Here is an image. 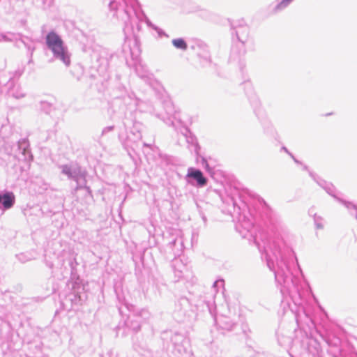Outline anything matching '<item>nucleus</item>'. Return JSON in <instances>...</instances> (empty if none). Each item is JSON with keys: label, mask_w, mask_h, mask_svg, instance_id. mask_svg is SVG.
<instances>
[{"label": "nucleus", "mask_w": 357, "mask_h": 357, "mask_svg": "<svg viewBox=\"0 0 357 357\" xmlns=\"http://www.w3.org/2000/svg\"><path fill=\"white\" fill-rule=\"evenodd\" d=\"M262 247L267 266L273 271L276 282L281 286L282 294L291 297L298 294V278L294 276L291 271V265L297 259L291 248L279 237L264 242Z\"/></svg>", "instance_id": "nucleus-1"}, {"label": "nucleus", "mask_w": 357, "mask_h": 357, "mask_svg": "<svg viewBox=\"0 0 357 357\" xmlns=\"http://www.w3.org/2000/svg\"><path fill=\"white\" fill-rule=\"evenodd\" d=\"M109 15L117 20L121 21L124 24L123 31L126 37L132 32L135 35L133 24H136L137 32L142 29V22L147 26L155 30L160 36H167L160 28L155 26L141 10L136 0H109Z\"/></svg>", "instance_id": "nucleus-2"}, {"label": "nucleus", "mask_w": 357, "mask_h": 357, "mask_svg": "<svg viewBox=\"0 0 357 357\" xmlns=\"http://www.w3.org/2000/svg\"><path fill=\"white\" fill-rule=\"evenodd\" d=\"M46 45L52 51L54 59L63 62L65 66L70 64V54L61 38L54 31L49 32L45 37Z\"/></svg>", "instance_id": "nucleus-3"}, {"label": "nucleus", "mask_w": 357, "mask_h": 357, "mask_svg": "<svg viewBox=\"0 0 357 357\" xmlns=\"http://www.w3.org/2000/svg\"><path fill=\"white\" fill-rule=\"evenodd\" d=\"M122 90L126 94L122 96L125 103L128 105L130 109H138L140 112H149L152 109V102L149 100H142L137 97L133 93H128L124 87Z\"/></svg>", "instance_id": "nucleus-4"}, {"label": "nucleus", "mask_w": 357, "mask_h": 357, "mask_svg": "<svg viewBox=\"0 0 357 357\" xmlns=\"http://www.w3.org/2000/svg\"><path fill=\"white\" fill-rule=\"evenodd\" d=\"M310 176L314 181L322 188L329 195L334 197L337 201L343 204L347 209H354L357 211V205L354 204L351 202L346 201L339 197H337L336 192L337 190L335 187L331 183H328L314 175L313 173L310 172Z\"/></svg>", "instance_id": "nucleus-5"}, {"label": "nucleus", "mask_w": 357, "mask_h": 357, "mask_svg": "<svg viewBox=\"0 0 357 357\" xmlns=\"http://www.w3.org/2000/svg\"><path fill=\"white\" fill-rule=\"evenodd\" d=\"M119 138L126 149L130 148L134 151L137 147L138 142L142 139V134L136 125H135L132 130L126 134L123 132L119 133Z\"/></svg>", "instance_id": "nucleus-6"}, {"label": "nucleus", "mask_w": 357, "mask_h": 357, "mask_svg": "<svg viewBox=\"0 0 357 357\" xmlns=\"http://www.w3.org/2000/svg\"><path fill=\"white\" fill-rule=\"evenodd\" d=\"M165 112L158 114V118L161 119L166 124L171 126L176 129L177 123L181 124V121L178 119V113L174 110V106L170 102L164 104Z\"/></svg>", "instance_id": "nucleus-7"}, {"label": "nucleus", "mask_w": 357, "mask_h": 357, "mask_svg": "<svg viewBox=\"0 0 357 357\" xmlns=\"http://www.w3.org/2000/svg\"><path fill=\"white\" fill-rule=\"evenodd\" d=\"M61 173L68 176L69 179L78 183L80 180L85 181L86 172L83 170L79 165H63L60 166Z\"/></svg>", "instance_id": "nucleus-8"}, {"label": "nucleus", "mask_w": 357, "mask_h": 357, "mask_svg": "<svg viewBox=\"0 0 357 357\" xmlns=\"http://www.w3.org/2000/svg\"><path fill=\"white\" fill-rule=\"evenodd\" d=\"M187 182L198 188H202L207 184L208 179L204 176L202 172L194 167H189L185 176Z\"/></svg>", "instance_id": "nucleus-9"}, {"label": "nucleus", "mask_w": 357, "mask_h": 357, "mask_svg": "<svg viewBox=\"0 0 357 357\" xmlns=\"http://www.w3.org/2000/svg\"><path fill=\"white\" fill-rule=\"evenodd\" d=\"M263 220L266 226L273 232L277 230L280 225V220L278 215L264 203L263 206Z\"/></svg>", "instance_id": "nucleus-10"}, {"label": "nucleus", "mask_w": 357, "mask_h": 357, "mask_svg": "<svg viewBox=\"0 0 357 357\" xmlns=\"http://www.w3.org/2000/svg\"><path fill=\"white\" fill-rule=\"evenodd\" d=\"M6 89V94L15 99H20L26 96V92L22 87L17 82L16 80H13V78H10L7 83L5 84Z\"/></svg>", "instance_id": "nucleus-11"}, {"label": "nucleus", "mask_w": 357, "mask_h": 357, "mask_svg": "<svg viewBox=\"0 0 357 357\" xmlns=\"http://www.w3.org/2000/svg\"><path fill=\"white\" fill-rule=\"evenodd\" d=\"M171 342L179 354L185 352V344L188 342L186 337L178 333H175L171 337Z\"/></svg>", "instance_id": "nucleus-12"}, {"label": "nucleus", "mask_w": 357, "mask_h": 357, "mask_svg": "<svg viewBox=\"0 0 357 357\" xmlns=\"http://www.w3.org/2000/svg\"><path fill=\"white\" fill-rule=\"evenodd\" d=\"M184 241L181 231H178L177 237L169 242V245L173 250L175 257L180 256L184 250Z\"/></svg>", "instance_id": "nucleus-13"}, {"label": "nucleus", "mask_w": 357, "mask_h": 357, "mask_svg": "<svg viewBox=\"0 0 357 357\" xmlns=\"http://www.w3.org/2000/svg\"><path fill=\"white\" fill-rule=\"evenodd\" d=\"M15 196L13 192L0 193V209H9L15 204Z\"/></svg>", "instance_id": "nucleus-14"}, {"label": "nucleus", "mask_w": 357, "mask_h": 357, "mask_svg": "<svg viewBox=\"0 0 357 357\" xmlns=\"http://www.w3.org/2000/svg\"><path fill=\"white\" fill-rule=\"evenodd\" d=\"M238 222L241 227L248 231H250L253 228L255 224L257 223V220L254 217L251 215L248 217L245 214L240 215Z\"/></svg>", "instance_id": "nucleus-15"}, {"label": "nucleus", "mask_w": 357, "mask_h": 357, "mask_svg": "<svg viewBox=\"0 0 357 357\" xmlns=\"http://www.w3.org/2000/svg\"><path fill=\"white\" fill-rule=\"evenodd\" d=\"M18 149L24 155V160H33V155L29 150V144L26 139H22L18 142Z\"/></svg>", "instance_id": "nucleus-16"}, {"label": "nucleus", "mask_w": 357, "mask_h": 357, "mask_svg": "<svg viewBox=\"0 0 357 357\" xmlns=\"http://www.w3.org/2000/svg\"><path fill=\"white\" fill-rule=\"evenodd\" d=\"M216 321L220 328L227 331H232L236 326V323L227 317L221 316Z\"/></svg>", "instance_id": "nucleus-17"}, {"label": "nucleus", "mask_w": 357, "mask_h": 357, "mask_svg": "<svg viewBox=\"0 0 357 357\" xmlns=\"http://www.w3.org/2000/svg\"><path fill=\"white\" fill-rule=\"evenodd\" d=\"M249 27L247 25H240L235 29V34L238 41L245 43L248 38Z\"/></svg>", "instance_id": "nucleus-18"}, {"label": "nucleus", "mask_w": 357, "mask_h": 357, "mask_svg": "<svg viewBox=\"0 0 357 357\" xmlns=\"http://www.w3.org/2000/svg\"><path fill=\"white\" fill-rule=\"evenodd\" d=\"M139 318L138 317H128V319L126 321L125 324L127 327L130 328L135 332H137L140 330L141 326L139 323Z\"/></svg>", "instance_id": "nucleus-19"}, {"label": "nucleus", "mask_w": 357, "mask_h": 357, "mask_svg": "<svg viewBox=\"0 0 357 357\" xmlns=\"http://www.w3.org/2000/svg\"><path fill=\"white\" fill-rule=\"evenodd\" d=\"M136 73L137 75L143 79L145 82L149 83L152 79V74L150 73L147 70L144 69L142 65L136 66Z\"/></svg>", "instance_id": "nucleus-20"}, {"label": "nucleus", "mask_w": 357, "mask_h": 357, "mask_svg": "<svg viewBox=\"0 0 357 357\" xmlns=\"http://www.w3.org/2000/svg\"><path fill=\"white\" fill-rule=\"evenodd\" d=\"M309 213L310 215H312L313 217V220H314V222L316 229H324V218L321 216L318 215H317V213H314V211L312 208L310 209Z\"/></svg>", "instance_id": "nucleus-21"}, {"label": "nucleus", "mask_w": 357, "mask_h": 357, "mask_svg": "<svg viewBox=\"0 0 357 357\" xmlns=\"http://www.w3.org/2000/svg\"><path fill=\"white\" fill-rule=\"evenodd\" d=\"M172 43L178 50L185 51L188 49V44L182 38L173 39Z\"/></svg>", "instance_id": "nucleus-22"}, {"label": "nucleus", "mask_w": 357, "mask_h": 357, "mask_svg": "<svg viewBox=\"0 0 357 357\" xmlns=\"http://www.w3.org/2000/svg\"><path fill=\"white\" fill-rule=\"evenodd\" d=\"M294 0H277V4L275 5L273 10L274 12H278L286 8Z\"/></svg>", "instance_id": "nucleus-23"}, {"label": "nucleus", "mask_w": 357, "mask_h": 357, "mask_svg": "<svg viewBox=\"0 0 357 357\" xmlns=\"http://www.w3.org/2000/svg\"><path fill=\"white\" fill-rule=\"evenodd\" d=\"M86 180L85 179V181L84 180H80L77 183V185L75 187V190L77 191L78 190L84 189L86 192L91 196V190L89 186L86 184Z\"/></svg>", "instance_id": "nucleus-24"}, {"label": "nucleus", "mask_w": 357, "mask_h": 357, "mask_svg": "<svg viewBox=\"0 0 357 357\" xmlns=\"http://www.w3.org/2000/svg\"><path fill=\"white\" fill-rule=\"evenodd\" d=\"M213 192L219 196V197L220 198V199L222 200V202L223 203H226L228 205H230V204H232L234 206L235 205L234 200L232 197H227V198L225 199L219 190H214Z\"/></svg>", "instance_id": "nucleus-25"}, {"label": "nucleus", "mask_w": 357, "mask_h": 357, "mask_svg": "<svg viewBox=\"0 0 357 357\" xmlns=\"http://www.w3.org/2000/svg\"><path fill=\"white\" fill-rule=\"evenodd\" d=\"M40 106L41 109L47 114L50 112L52 107V105L47 101H41Z\"/></svg>", "instance_id": "nucleus-26"}, {"label": "nucleus", "mask_w": 357, "mask_h": 357, "mask_svg": "<svg viewBox=\"0 0 357 357\" xmlns=\"http://www.w3.org/2000/svg\"><path fill=\"white\" fill-rule=\"evenodd\" d=\"M188 305V301L185 298H181L178 303L176 304V308L179 311H183L181 308V306H187Z\"/></svg>", "instance_id": "nucleus-27"}, {"label": "nucleus", "mask_w": 357, "mask_h": 357, "mask_svg": "<svg viewBox=\"0 0 357 357\" xmlns=\"http://www.w3.org/2000/svg\"><path fill=\"white\" fill-rule=\"evenodd\" d=\"M24 68H20L13 72V75L10 78H13V80H15V78L19 79L24 73Z\"/></svg>", "instance_id": "nucleus-28"}, {"label": "nucleus", "mask_w": 357, "mask_h": 357, "mask_svg": "<svg viewBox=\"0 0 357 357\" xmlns=\"http://www.w3.org/2000/svg\"><path fill=\"white\" fill-rule=\"evenodd\" d=\"M202 165L210 174H213V169L209 166L207 160L204 158L202 159Z\"/></svg>", "instance_id": "nucleus-29"}, {"label": "nucleus", "mask_w": 357, "mask_h": 357, "mask_svg": "<svg viewBox=\"0 0 357 357\" xmlns=\"http://www.w3.org/2000/svg\"><path fill=\"white\" fill-rule=\"evenodd\" d=\"M206 305L208 307V310L210 312V314L213 316L214 315V310H215V305L213 301H207L206 302Z\"/></svg>", "instance_id": "nucleus-30"}, {"label": "nucleus", "mask_w": 357, "mask_h": 357, "mask_svg": "<svg viewBox=\"0 0 357 357\" xmlns=\"http://www.w3.org/2000/svg\"><path fill=\"white\" fill-rule=\"evenodd\" d=\"M2 38L4 40L12 41L13 40L17 38V35L14 33H8V35H3Z\"/></svg>", "instance_id": "nucleus-31"}, {"label": "nucleus", "mask_w": 357, "mask_h": 357, "mask_svg": "<svg viewBox=\"0 0 357 357\" xmlns=\"http://www.w3.org/2000/svg\"><path fill=\"white\" fill-rule=\"evenodd\" d=\"M114 129V126H109L104 128L102 130V135H105L109 132H112Z\"/></svg>", "instance_id": "nucleus-32"}, {"label": "nucleus", "mask_w": 357, "mask_h": 357, "mask_svg": "<svg viewBox=\"0 0 357 357\" xmlns=\"http://www.w3.org/2000/svg\"><path fill=\"white\" fill-rule=\"evenodd\" d=\"M17 257H18L19 260L21 261L22 262H26V261L31 259V257H26L25 256V255H24V254H20V255H17Z\"/></svg>", "instance_id": "nucleus-33"}, {"label": "nucleus", "mask_w": 357, "mask_h": 357, "mask_svg": "<svg viewBox=\"0 0 357 357\" xmlns=\"http://www.w3.org/2000/svg\"><path fill=\"white\" fill-rule=\"evenodd\" d=\"M224 284V280H216L214 283H213V287H216L218 285H223Z\"/></svg>", "instance_id": "nucleus-34"}, {"label": "nucleus", "mask_w": 357, "mask_h": 357, "mask_svg": "<svg viewBox=\"0 0 357 357\" xmlns=\"http://www.w3.org/2000/svg\"><path fill=\"white\" fill-rule=\"evenodd\" d=\"M100 63L101 64H107V58H105V57H100Z\"/></svg>", "instance_id": "nucleus-35"}, {"label": "nucleus", "mask_w": 357, "mask_h": 357, "mask_svg": "<svg viewBox=\"0 0 357 357\" xmlns=\"http://www.w3.org/2000/svg\"><path fill=\"white\" fill-rule=\"evenodd\" d=\"M281 150L284 151V152H286L288 155H291V153H290L285 146H282L281 148Z\"/></svg>", "instance_id": "nucleus-36"}, {"label": "nucleus", "mask_w": 357, "mask_h": 357, "mask_svg": "<svg viewBox=\"0 0 357 357\" xmlns=\"http://www.w3.org/2000/svg\"><path fill=\"white\" fill-rule=\"evenodd\" d=\"M124 305L129 311H131L133 309V306L132 305H128L126 303Z\"/></svg>", "instance_id": "nucleus-37"}, {"label": "nucleus", "mask_w": 357, "mask_h": 357, "mask_svg": "<svg viewBox=\"0 0 357 357\" xmlns=\"http://www.w3.org/2000/svg\"><path fill=\"white\" fill-rule=\"evenodd\" d=\"M291 158L294 160V161L296 162V163H300V162L293 155V154L291 153V155H290Z\"/></svg>", "instance_id": "nucleus-38"}, {"label": "nucleus", "mask_w": 357, "mask_h": 357, "mask_svg": "<svg viewBox=\"0 0 357 357\" xmlns=\"http://www.w3.org/2000/svg\"><path fill=\"white\" fill-rule=\"evenodd\" d=\"M255 243L257 244V245L258 246L259 249L261 250V245L259 244V243L258 242V240H257V238H255Z\"/></svg>", "instance_id": "nucleus-39"}, {"label": "nucleus", "mask_w": 357, "mask_h": 357, "mask_svg": "<svg viewBox=\"0 0 357 357\" xmlns=\"http://www.w3.org/2000/svg\"><path fill=\"white\" fill-rule=\"evenodd\" d=\"M143 146H146V147L151 148L152 145H151V144H147V143L144 142V143L143 144Z\"/></svg>", "instance_id": "nucleus-40"}, {"label": "nucleus", "mask_w": 357, "mask_h": 357, "mask_svg": "<svg viewBox=\"0 0 357 357\" xmlns=\"http://www.w3.org/2000/svg\"><path fill=\"white\" fill-rule=\"evenodd\" d=\"M119 310L120 313H123V306H120L119 307Z\"/></svg>", "instance_id": "nucleus-41"}, {"label": "nucleus", "mask_w": 357, "mask_h": 357, "mask_svg": "<svg viewBox=\"0 0 357 357\" xmlns=\"http://www.w3.org/2000/svg\"><path fill=\"white\" fill-rule=\"evenodd\" d=\"M178 278H184L185 275L183 274L182 271H181V274L178 275Z\"/></svg>", "instance_id": "nucleus-42"}, {"label": "nucleus", "mask_w": 357, "mask_h": 357, "mask_svg": "<svg viewBox=\"0 0 357 357\" xmlns=\"http://www.w3.org/2000/svg\"><path fill=\"white\" fill-rule=\"evenodd\" d=\"M94 56H96L98 62L100 61V58H98V56H96V54H94Z\"/></svg>", "instance_id": "nucleus-43"}, {"label": "nucleus", "mask_w": 357, "mask_h": 357, "mask_svg": "<svg viewBox=\"0 0 357 357\" xmlns=\"http://www.w3.org/2000/svg\"><path fill=\"white\" fill-rule=\"evenodd\" d=\"M94 56H96L98 62L100 61V58H98V56H96V54H94Z\"/></svg>", "instance_id": "nucleus-44"}, {"label": "nucleus", "mask_w": 357, "mask_h": 357, "mask_svg": "<svg viewBox=\"0 0 357 357\" xmlns=\"http://www.w3.org/2000/svg\"><path fill=\"white\" fill-rule=\"evenodd\" d=\"M351 357H357V355L353 354Z\"/></svg>", "instance_id": "nucleus-45"}, {"label": "nucleus", "mask_w": 357, "mask_h": 357, "mask_svg": "<svg viewBox=\"0 0 357 357\" xmlns=\"http://www.w3.org/2000/svg\"><path fill=\"white\" fill-rule=\"evenodd\" d=\"M185 130L186 132H188V130L187 128H185Z\"/></svg>", "instance_id": "nucleus-46"}, {"label": "nucleus", "mask_w": 357, "mask_h": 357, "mask_svg": "<svg viewBox=\"0 0 357 357\" xmlns=\"http://www.w3.org/2000/svg\"><path fill=\"white\" fill-rule=\"evenodd\" d=\"M307 167L306 166L304 167V169H307Z\"/></svg>", "instance_id": "nucleus-47"}, {"label": "nucleus", "mask_w": 357, "mask_h": 357, "mask_svg": "<svg viewBox=\"0 0 357 357\" xmlns=\"http://www.w3.org/2000/svg\"><path fill=\"white\" fill-rule=\"evenodd\" d=\"M203 220H204V221H206V218H205V217H203Z\"/></svg>", "instance_id": "nucleus-48"}, {"label": "nucleus", "mask_w": 357, "mask_h": 357, "mask_svg": "<svg viewBox=\"0 0 357 357\" xmlns=\"http://www.w3.org/2000/svg\"><path fill=\"white\" fill-rule=\"evenodd\" d=\"M356 219H357V215H356Z\"/></svg>", "instance_id": "nucleus-49"}]
</instances>
